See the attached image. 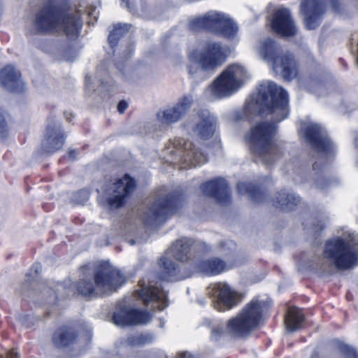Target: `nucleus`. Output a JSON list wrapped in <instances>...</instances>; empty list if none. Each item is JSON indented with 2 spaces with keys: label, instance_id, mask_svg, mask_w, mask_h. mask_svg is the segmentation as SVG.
<instances>
[{
  "label": "nucleus",
  "instance_id": "1",
  "mask_svg": "<svg viewBox=\"0 0 358 358\" xmlns=\"http://www.w3.org/2000/svg\"><path fill=\"white\" fill-rule=\"evenodd\" d=\"M254 113L271 115L274 122L262 121L250 130L248 135L250 149L254 157L266 164H271L282 155L285 145L274 140L277 124L289 114L288 94L283 88L271 81L263 82L259 88L256 101L246 103L241 110L236 111L235 120L249 119Z\"/></svg>",
  "mask_w": 358,
  "mask_h": 358
},
{
  "label": "nucleus",
  "instance_id": "2",
  "mask_svg": "<svg viewBox=\"0 0 358 358\" xmlns=\"http://www.w3.org/2000/svg\"><path fill=\"white\" fill-rule=\"evenodd\" d=\"M358 264V238L346 230L341 234L325 242L322 259L317 263L323 273H331L333 269L346 270Z\"/></svg>",
  "mask_w": 358,
  "mask_h": 358
},
{
  "label": "nucleus",
  "instance_id": "3",
  "mask_svg": "<svg viewBox=\"0 0 358 358\" xmlns=\"http://www.w3.org/2000/svg\"><path fill=\"white\" fill-rule=\"evenodd\" d=\"M80 14L70 13L66 6L45 5L36 15L32 34L63 33L76 38L81 29Z\"/></svg>",
  "mask_w": 358,
  "mask_h": 358
},
{
  "label": "nucleus",
  "instance_id": "4",
  "mask_svg": "<svg viewBox=\"0 0 358 358\" xmlns=\"http://www.w3.org/2000/svg\"><path fill=\"white\" fill-rule=\"evenodd\" d=\"M265 306L264 302L253 299L245 306L241 313L228 321L226 327L224 324L213 325L211 329L212 338L217 340L227 334L234 337L248 335L258 326Z\"/></svg>",
  "mask_w": 358,
  "mask_h": 358
},
{
  "label": "nucleus",
  "instance_id": "5",
  "mask_svg": "<svg viewBox=\"0 0 358 358\" xmlns=\"http://www.w3.org/2000/svg\"><path fill=\"white\" fill-rule=\"evenodd\" d=\"M125 279L120 271L109 263H103L96 268L93 278H84L78 285L83 296H99L115 291Z\"/></svg>",
  "mask_w": 358,
  "mask_h": 358
},
{
  "label": "nucleus",
  "instance_id": "6",
  "mask_svg": "<svg viewBox=\"0 0 358 358\" xmlns=\"http://www.w3.org/2000/svg\"><path fill=\"white\" fill-rule=\"evenodd\" d=\"M259 52L264 59L272 64L273 70L287 80L297 76L296 60L288 52H279L275 42L270 38L264 41L259 47Z\"/></svg>",
  "mask_w": 358,
  "mask_h": 358
},
{
  "label": "nucleus",
  "instance_id": "7",
  "mask_svg": "<svg viewBox=\"0 0 358 358\" xmlns=\"http://www.w3.org/2000/svg\"><path fill=\"white\" fill-rule=\"evenodd\" d=\"M300 129L303 131L306 141L312 145L317 154V160L313 165V169H320L319 164H327L332 159L335 147L320 125L316 123L303 124Z\"/></svg>",
  "mask_w": 358,
  "mask_h": 358
},
{
  "label": "nucleus",
  "instance_id": "8",
  "mask_svg": "<svg viewBox=\"0 0 358 358\" xmlns=\"http://www.w3.org/2000/svg\"><path fill=\"white\" fill-rule=\"evenodd\" d=\"M227 48L217 42H207L188 53L189 62L203 71H212L221 66L227 58Z\"/></svg>",
  "mask_w": 358,
  "mask_h": 358
},
{
  "label": "nucleus",
  "instance_id": "9",
  "mask_svg": "<svg viewBox=\"0 0 358 358\" xmlns=\"http://www.w3.org/2000/svg\"><path fill=\"white\" fill-rule=\"evenodd\" d=\"M247 76L244 67L232 64L225 69L211 87L213 96L217 99L229 96L241 87Z\"/></svg>",
  "mask_w": 358,
  "mask_h": 358
},
{
  "label": "nucleus",
  "instance_id": "10",
  "mask_svg": "<svg viewBox=\"0 0 358 358\" xmlns=\"http://www.w3.org/2000/svg\"><path fill=\"white\" fill-rule=\"evenodd\" d=\"M181 205V199L176 193L159 196L145 212L143 220L146 225H157L170 215L176 213Z\"/></svg>",
  "mask_w": 358,
  "mask_h": 358
},
{
  "label": "nucleus",
  "instance_id": "11",
  "mask_svg": "<svg viewBox=\"0 0 358 358\" xmlns=\"http://www.w3.org/2000/svg\"><path fill=\"white\" fill-rule=\"evenodd\" d=\"M207 294L212 299L213 307L220 311L231 309L240 301L238 293L224 282L210 285L207 288Z\"/></svg>",
  "mask_w": 358,
  "mask_h": 358
},
{
  "label": "nucleus",
  "instance_id": "12",
  "mask_svg": "<svg viewBox=\"0 0 358 358\" xmlns=\"http://www.w3.org/2000/svg\"><path fill=\"white\" fill-rule=\"evenodd\" d=\"M136 182L128 174L116 180L108 189H103L106 193V199L111 207L120 208L125 198L134 189Z\"/></svg>",
  "mask_w": 358,
  "mask_h": 358
},
{
  "label": "nucleus",
  "instance_id": "13",
  "mask_svg": "<svg viewBox=\"0 0 358 358\" xmlns=\"http://www.w3.org/2000/svg\"><path fill=\"white\" fill-rule=\"evenodd\" d=\"M194 103L192 95L187 94L178 99L177 102L157 113V117L163 124L176 123L184 117Z\"/></svg>",
  "mask_w": 358,
  "mask_h": 358
},
{
  "label": "nucleus",
  "instance_id": "14",
  "mask_svg": "<svg viewBox=\"0 0 358 358\" xmlns=\"http://www.w3.org/2000/svg\"><path fill=\"white\" fill-rule=\"evenodd\" d=\"M300 13L303 16L306 29H314L321 23L324 5L321 0H302Z\"/></svg>",
  "mask_w": 358,
  "mask_h": 358
},
{
  "label": "nucleus",
  "instance_id": "15",
  "mask_svg": "<svg viewBox=\"0 0 358 358\" xmlns=\"http://www.w3.org/2000/svg\"><path fill=\"white\" fill-rule=\"evenodd\" d=\"M65 136L61 124L55 120H50L46 128L45 138L42 142V149L48 153H54L60 150L64 143Z\"/></svg>",
  "mask_w": 358,
  "mask_h": 358
},
{
  "label": "nucleus",
  "instance_id": "16",
  "mask_svg": "<svg viewBox=\"0 0 358 358\" xmlns=\"http://www.w3.org/2000/svg\"><path fill=\"white\" fill-rule=\"evenodd\" d=\"M272 29L282 36H292L297 32V28L287 8L276 10L271 20Z\"/></svg>",
  "mask_w": 358,
  "mask_h": 358
},
{
  "label": "nucleus",
  "instance_id": "17",
  "mask_svg": "<svg viewBox=\"0 0 358 358\" xmlns=\"http://www.w3.org/2000/svg\"><path fill=\"white\" fill-rule=\"evenodd\" d=\"M136 294L146 305L151 302L156 303L157 306H155V308L159 310H162L168 306L167 294L161 287V285H149L146 286L144 284H141V289L136 291Z\"/></svg>",
  "mask_w": 358,
  "mask_h": 358
},
{
  "label": "nucleus",
  "instance_id": "18",
  "mask_svg": "<svg viewBox=\"0 0 358 358\" xmlns=\"http://www.w3.org/2000/svg\"><path fill=\"white\" fill-rule=\"evenodd\" d=\"M225 13L220 11L210 10L203 17L190 21L189 29L194 31L205 29L216 34L225 17Z\"/></svg>",
  "mask_w": 358,
  "mask_h": 358
},
{
  "label": "nucleus",
  "instance_id": "19",
  "mask_svg": "<svg viewBox=\"0 0 358 358\" xmlns=\"http://www.w3.org/2000/svg\"><path fill=\"white\" fill-rule=\"evenodd\" d=\"M201 189L204 195L215 198L221 204L227 205L230 201L228 183L222 178L203 183Z\"/></svg>",
  "mask_w": 358,
  "mask_h": 358
},
{
  "label": "nucleus",
  "instance_id": "20",
  "mask_svg": "<svg viewBox=\"0 0 358 358\" xmlns=\"http://www.w3.org/2000/svg\"><path fill=\"white\" fill-rule=\"evenodd\" d=\"M113 320L116 325L123 327L146 324L150 320V315L146 311L122 308L114 313Z\"/></svg>",
  "mask_w": 358,
  "mask_h": 358
},
{
  "label": "nucleus",
  "instance_id": "21",
  "mask_svg": "<svg viewBox=\"0 0 358 358\" xmlns=\"http://www.w3.org/2000/svg\"><path fill=\"white\" fill-rule=\"evenodd\" d=\"M206 245L203 243L182 238L172 245L170 252L177 260L184 262L190 258L192 251L197 252L202 250H206Z\"/></svg>",
  "mask_w": 358,
  "mask_h": 358
},
{
  "label": "nucleus",
  "instance_id": "22",
  "mask_svg": "<svg viewBox=\"0 0 358 358\" xmlns=\"http://www.w3.org/2000/svg\"><path fill=\"white\" fill-rule=\"evenodd\" d=\"M176 147L182 150V159L190 167H195L206 162L204 154L196 150L192 143L184 139H177L173 143Z\"/></svg>",
  "mask_w": 358,
  "mask_h": 358
},
{
  "label": "nucleus",
  "instance_id": "23",
  "mask_svg": "<svg viewBox=\"0 0 358 358\" xmlns=\"http://www.w3.org/2000/svg\"><path fill=\"white\" fill-rule=\"evenodd\" d=\"M0 83L3 87L12 92H20L24 87L20 72L11 65H7L1 70Z\"/></svg>",
  "mask_w": 358,
  "mask_h": 358
},
{
  "label": "nucleus",
  "instance_id": "24",
  "mask_svg": "<svg viewBox=\"0 0 358 358\" xmlns=\"http://www.w3.org/2000/svg\"><path fill=\"white\" fill-rule=\"evenodd\" d=\"M198 121L194 132L201 138L207 139L211 137L216 127V118L209 111L203 110L198 113Z\"/></svg>",
  "mask_w": 358,
  "mask_h": 358
},
{
  "label": "nucleus",
  "instance_id": "25",
  "mask_svg": "<svg viewBox=\"0 0 358 358\" xmlns=\"http://www.w3.org/2000/svg\"><path fill=\"white\" fill-rule=\"evenodd\" d=\"M196 267L198 271L207 275H216L229 268L224 260L217 257L201 260Z\"/></svg>",
  "mask_w": 358,
  "mask_h": 358
},
{
  "label": "nucleus",
  "instance_id": "26",
  "mask_svg": "<svg viewBox=\"0 0 358 358\" xmlns=\"http://www.w3.org/2000/svg\"><path fill=\"white\" fill-rule=\"evenodd\" d=\"M301 201V198L289 190L278 192L273 200V205L283 210H292Z\"/></svg>",
  "mask_w": 358,
  "mask_h": 358
},
{
  "label": "nucleus",
  "instance_id": "27",
  "mask_svg": "<svg viewBox=\"0 0 358 358\" xmlns=\"http://www.w3.org/2000/svg\"><path fill=\"white\" fill-rule=\"evenodd\" d=\"M159 264L162 266V279L168 281H176L185 278L179 275V268L173 260L166 257H162L159 260Z\"/></svg>",
  "mask_w": 358,
  "mask_h": 358
},
{
  "label": "nucleus",
  "instance_id": "28",
  "mask_svg": "<svg viewBox=\"0 0 358 358\" xmlns=\"http://www.w3.org/2000/svg\"><path fill=\"white\" fill-rule=\"evenodd\" d=\"M76 338L73 330L66 327L58 329L52 337V343L57 348H63L71 344Z\"/></svg>",
  "mask_w": 358,
  "mask_h": 358
},
{
  "label": "nucleus",
  "instance_id": "29",
  "mask_svg": "<svg viewBox=\"0 0 358 358\" xmlns=\"http://www.w3.org/2000/svg\"><path fill=\"white\" fill-rule=\"evenodd\" d=\"M305 320L301 310L297 308H291L285 317L286 329L289 331H295L302 327Z\"/></svg>",
  "mask_w": 358,
  "mask_h": 358
},
{
  "label": "nucleus",
  "instance_id": "30",
  "mask_svg": "<svg viewBox=\"0 0 358 358\" xmlns=\"http://www.w3.org/2000/svg\"><path fill=\"white\" fill-rule=\"evenodd\" d=\"M237 191L241 194H248V196L255 202H262L264 201L265 194L257 189L255 186L250 183L247 182H238L237 184Z\"/></svg>",
  "mask_w": 358,
  "mask_h": 358
},
{
  "label": "nucleus",
  "instance_id": "31",
  "mask_svg": "<svg viewBox=\"0 0 358 358\" xmlns=\"http://www.w3.org/2000/svg\"><path fill=\"white\" fill-rule=\"evenodd\" d=\"M217 34L224 38H233L238 33V27L228 15H225L224 19L222 20L221 26L218 29Z\"/></svg>",
  "mask_w": 358,
  "mask_h": 358
},
{
  "label": "nucleus",
  "instance_id": "32",
  "mask_svg": "<svg viewBox=\"0 0 358 358\" xmlns=\"http://www.w3.org/2000/svg\"><path fill=\"white\" fill-rule=\"evenodd\" d=\"M131 25L129 24H117L108 35V42L111 47L117 44L118 40L129 30Z\"/></svg>",
  "mask_w": 358,
  "mask_h": 358
},
{
  "label": "nucleus",
  "instance_id": "33",
  "mask_svg": "<svg viewBox=\"0 0 358 358\" xmlns=\"http://www.w3.org/2000/svg\"><path fill=\"white\" fill-rule=\"evenodd\" d=\"M154 340V336L147 333L130 336L127 338L126 343L128 345L136 347L151 343Z\"/></svg>",
  "mask_w": 358,
  "mask_h": 358
},
{
  "label": "nucleus",
  "instance_id": "34",
  "mask_svg": "<svg viewBox=\"0 0 358 358\" xmlns=\"http://www.w3.org/2000/svg\"><path fill=\"white\" fill-rule=\"evenodd\" d=\"M337 349L340 352L349 358H358L356 350L350 345L339 341L338 342Z\"/></svg>",
  "mask_w": 358,
  "mask_h": 358
},
{
  "label": "nucleus",
  "instance_id": "35",
  "mask_svg": "<svg viewBox=\"0 0 358 358\" xmlns=\"http://www.w3.org/2000/svg\"><path fill=\"white\" fill-rule=\"evenodd\" d=\"M8 131V125L4 112L0 108V136L4 137Z\"/></svg>",
  "mask_w": 358,
  "mask_h": 358
},
{
  "label": "nucleus",
  "instance_id": "36",
  "mask_svg": "<svg viewBox=\"0 0 358 358\" xmlns=\"http://www.w3.org/2000/svg\"><path fill=\"white\" fill-rule=\"evenodd\" d=\"M127 107L128 103L125 101H121L117 105V110L120 113H123Z\"/></svg>",
  "mask_w": 358,
  "mask_h": 358
},
{
  "label": "nucleus",
  "instance_id": "37",
  "mask_svg": "<svg viewBox=\"0 0 358 358\" xmlns=\"http://www.w3.org/2000/svg\"><path fill=\"white\" fill-rule=\"evenodd\" d=\"M121 5L128 9L130 13H134V8L129 3V0H121Z\"/></svg>",
  "mask_w": 358,
  "mask_h": 358
},
{
  "label": "nucleus",
  "instance_id": "38",
  "mask_svg": "<svg viewBox=\"0 0 358 358\" xmlns=\"http://www.w3.org/2000/svg\"><path fill=\"white\" fill-rule=\"evenodd\" d=\"M41 264H37V263L34 264L31 268V271H34L35 273H39L41 271Z\"/></svg>",
  "mask_w": 358,
  "mask_h": 358
},
{
  "label": "nucleus",
  "instance_id": "39",
  "mask_svg": "<svg viewBox=\"0 0 358 358\" xmlns=\"http://www.w3.org/2000/svg\"><path fill=\"white\" fill-rule=\"evenodd\" d=\"M331 6H332V8L334 10V11L335 12H338V2L337 0H331Z\"/></svg>",
  "mask_w": 358,
  "mask_h": 358
},
{
  "label": "nucleus",
  "instance_id": "40",
  "mask_svg": "<svg viewBox=\"0 0 358 358\" xmlns=\"http://www.w3.org/2000/svg\"><path fill=\"white\" fill-rule=\"evenodd\" d=\"M176 358H193V357L187 352H180Z\"/></svg>",
  "mask_w": 358,
  "mask_h": 358
},
{
  "label": "nucleus",
  "instance_id": "41",
  "mask_svg": "<svg viewBox=\"0 0 358 358\" xmlns=\"http://www.w3.org/2000/svg\"><path fill=\"white\" fill-rule=\"evenodd\" d=\"M77 151L76 150H72L69 152V156L72 159H75L76 158Z\"/></svg>",
  "mask_w": 358,
  "mask_h": 358
},
{
  "label": "nucleus",
  "instance_id": "42",
  "mask_svg": "<svg viewBox=\"0 0 358 358\" xmlns=\"http://www.w3.org/2000/svg\"><path fill=\"white\" fill-rule=\"evenodd\" d=\"M188 71L190 75H194L196 73V69H193L190 66H188Z\"/></svg>",
  "mask_w": 358,
  "mask_h": 358
},
{
  "label": "nucleus",
  "instance_id": "43",
  "mask_svg": "<svg viewBox=\"0 0 358 358\" xmlns=\"http://www.w3.org/2000/svg\"><path fill=\"white\" fill-rule=\"evenodd\" d=\"M224 244L229 247L235 248V243H234L232 241H227L224 243Z\"/></svg>",
  "mask_w": 358,
  "mask_h": 358
},
{
  "label": "nucleus",
  "instance_id": "44",
  "mask_svg": "<svg viewBox=\"0 0 358 358\" xmlns=\"http://www.w3.org/2000/svg\"><path fill=\"white\" fill-rule=\"evenodd\" d=\"M17 355V352H15L14 350H10L8 353V355L10 358H14V356Z\"/></svg>",
  "mask_w": 358,
  "mask_h": 358
},
{
  "label": "nucleus",
  "instance_id": "45",
  "mask_svg": "<svg viewBox=\"0 0 358 358\" xmlns=\"http://www.w3.org/2000/svg\"><path fill=\"white\" fill-rule=\"evenodd\" d=\"M149 8H149L147 5H143V6H142V10H143L144 13H146Z\"/></svg>",
  "mask_w": 358,
  "mask_h": 358
},
{
  "label": "nucleus",
  "instance_id": "46",
  "mask_svg": "<svg viewBox=\"0 0 358 358\" xmlns=\"http://www.w3.org/2000/svg\"><path fill=\"white\" fill-rule=\"evenodd\" d=\"M310 358H319V355H318V353L317 352H314Z\"/></svg>",
  "mask_w": 358,
  "mask_h": 358
},
{
  "label": "nucleus",
  "instance_id": "47",
  "mask_svg": "<svg viewBox=\"0 0 358 358\" xmlns=\"http://www.w3.org/2000/svg\"><path fill=\"white\" fill-rule=\"evenodd\" d=\"M315 185H316L317 187H318L319 188H321V189L324 188V186H323L322 184H320V182H318V181H317V182H315Z\"/></svg>",
  "mask_w": 358,
  "mask_h": 358
},
{
  "label": "nucleus",
  "instance_id": "48",
  "mask_svg": "<svg viewBox=\"0 0 358 358\" xmlns=\"http://www.w3.org/2000/svg\"><path fill=\"white\" fill-rule=\"evenodd\" d=\"M165 324V322L164 321H162V320H160V327H163Z\"/></svg>",
  "mask_w": 358,
  "mask_h": 358
},
{
  "label": "nucleus",
  "instance_id": "49",
  "mask_svg": "<svg viewBox=\"0 0 358 358\" xmlns=\"http://www.w3.org/2000/svg\"><path fill=\"white\" fill-rule=\"evenodd\" d=\"M48 292H50V294H53L54 292L52 290H48Z\"/></svg>",
  "mask_w": 358,
  "mask_h": 358
},
{
  "label": "nucleus",
  "instance_id": "50",
  "mask_svg": "<svg viewBox=\"0 0 358 358\" xmlns=\"http://www.w3.org/2000/svg\"><path fill=\"white\" fill-rule=\"evenodd\" d=\"M131 50L130 49V50H129V55H131Z\"/></svg>",
  "mask_w": 358,
  "mask_h": 358
}]
</instances>
